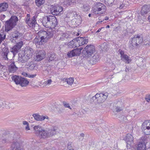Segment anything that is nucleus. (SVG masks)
I'll return each mask as SVG.
<instances>
[{
  "mask_svg": "<svg viewBox=\"0 0 150 150\" xmlns=\"http://www.w3.org/2000/svg\"><path fill=\"white\" fill-rule=\"evenodd\" d=\"M105 5L100 2H97L95 4L93 11L95 14L103 13L106 11Z\"/></svg>",
  "mask_w": 150,
  "mask_h": 150,
  "instance_id": "7",
  "label": "nucleus"
},
{
  "mask_svg": "<svg viewBox=\"0 0 150 150\" xmlns=\"http://www.w3.org/2000/svg\"><path fill=\"white\" fill-rule=\"evenodd\" d=\"M28 124V122L26 121H23V124L25 125H27Z\"/></svg>",
  "mask_w": 150,
  "mask_h": 150,
  "instance_id": "60",
  "label": "nucleus"
},
{
  "mask_svg": "<svg viewBox=\"0 0 150 150\" xmlns=\"http://www.w3.org/2000/svg\"><path fill=\"white\" fill-rule=\"evenodd\" d=\"M124 5L123 4H122L119 7V8L121 9L123 8V7L124 6Z\"/></svg>",
  "mask_w": 150,
  "mask_h": 150,
  "instance_id": "62",
  "label": "nucleus"
},
{
  "mask_svg": "<svg viewBox=\"0 0 150 150\" xmlns=\"http://www.w3.org/2000/svg\"><path fill=\"white\" fill-rule=\"evenodd\" d=\"M98 98L97 100V102L98 103H101L105 101L107 98L108 94L107 93H98Z\"/></svg>",
  "mask_w": 150,
  "mask_h": 150,
  "instance_id": "15",
  "label": "nucleus"
},
{
  "mask_svg": "<svg viewBox=\"0 0 150 150\" xmlns=\"http://www.w3.org/2000/svg\"><path fill=\"white\" fill-rule=\"evenodd\" d=\"M7 103H8V102H6L4 100H0V108L4 107L6 106L7 105Z\"/></svg>",
  "mask_w": 150,
  "mask_h": 150,
  "instance_id": "42",
  "label": "nucleus"
},
{
  "mask_svg": "<svg viewBox=\"0 0 150 150\" xmlns=\"http://www.w3.org/2000/svg\"><path fill=\"white\" fill-rule=\"evenodd\" d=\"M64 107L66 108H68L70 109H71V108L69 105V104L68 103H64Z\"/></svg>",
  "mask_w": 150,
  "mask_h": 150,
  "instance_id": "53",
  "label": "nucleus"
},
{
  "mask_svg": "<svg viewBox=\"0 0 150 150\" xmlns=\"http://www.w3.org/2000/svg\"><path fill=\"white\" fill-rule=\"evenodd\" d=\"M67 149L69 150H71L72 149V148L71 146V144L68 143L67 146Z\"/></svg>",
  "mask_w": 150,
  "mask_h": 150,
  "instance_id": "55",
  "label": "nucleus"
},
{
  "mask_svg": "<svg viewBox=\"0 0 150 150\" xmlns=\"http://www.w3.org/2000/svg\"><path fill=\"white\" fill-rule=\"evenodd\" d=\"M21 81H20L19 84L22 86H25L28 85L29 81L24 78H22L21 79Z\"/></svg>",
  "mask_w": 150,
  "mask_h": 150,
  "instance_id": "32",
  "label": "nucleus"
},
{
  "mask_svg": "<svg viewBox=\"0 0 150 150\" xmlns=\"http://www.w3.org/2000/svg\"><path fill=\"white\" fill-rule=\"evenodd\" d=\"M127 149H136L137 150H150V141H139L135 144L134 141H127Z\"/></svg>",
  "mask_w": 150,
  "mask_h": 150,
  "instance_id": "1",
  "label": "nucleus"
},
{
  "mask_svg": "<svg viewBox=\"0 0 150 150\" xmlns=\"http://www.w3.org/2000/svg\"><path fill=\"white\" fill-rule=\"evenodd\" d=\"M144 44L146 45H150V42L148 41V42L146 43H144Z\"/></svg>",
  "mask_w": 150,
  "mask_h": 150,
  "instance_id": "64",
  "label": "nucleus"
},
{
  "mask_svg": "<svg viewBox=\"0 0 150 150\" xmlns=\"http://www.w3.org/2000/svg\"><path fill=\"white\" fill-rule=\"evenodd\" d=\"M103 28L102 27L100 28H99L98 29V30L96 32V33H99V32H100V30H101V29Z\"/></svg>",
  "mask_w": 150,
  "mask_h": 150,
  "instance_id": "63",
  "label": "nucleus"
},
{
  "mask_svg": "<svg viewBox=\"0 0 150 150\" xmlns=\"http://www.w3.org/2000/svg\"><path fill=\"white\" fill-rule=\"evenodd\" d=\"M54 32L52 29H50L47 31L40 30L38 33V35L41 38V40L43 42H47L53 37Z\"/></svg>",
  "mask_w": 150,
  "mask_h": 150,
  "instance_id": "4",
  "label": "nucleus"
},
{
  "mask_svg": "<svg viewBox=\"0 0 150 150\" xmlns=\"http://www.w3.org/2000/svg\"><path fill=\"white\" fill-rule=\"evenodd\" d=\"M82 48H76L71 51L69 52L67 54L68 57H71L76 56H79L81 54V50Z\"/></svg>",
  "mask_w": 150,
  "mask_h": 150,
  "instance_id": "12",
  "label": "nucleus"
},
{
  "mask_svg": "<svg viewBox=\"0 0 150 150\" xmlns=\"http://www.w3.org/2000/svg\"><path fill=\"white\" fill-rule=\"evenodd\" d=\"M18 21V18L16 16H12L9 20L5 22V31L7 32L11 30L16 25Z\"/></svg>",
  "mask_w": 150,
  "mask_h": 150,
  "instance_id": "3",
  "label": "nucleus"
},
{
  "mask_svg": "<svg viewBox=\"0 0 150 150\" xmlns=\"http://www.w3.org/2000/svg\"><path fill=\"white\" fill-rule=\"evenodd\" d=\"M26 126L25 127V130H28L30 129V128L29 125V124L27 125H26Z\"/></svg>",
  "mask_w": 150,
  "mask_h": 150,
  "instance_id": "59",
  "label": "nucleus"
},
{
  "mask_svg": "<svg viewBox=\"0 0 150 150\" xmlns=\"http://www.w3.org/2000/svg\"><path fill=\"white\" fill-rule=\"evenodd\" d=\"M4 136L3 137V138L1 139L3 141L11 140L17 141L19 139L20 137V135L17 134H16L13 135H4Z\"/></svg>",
  "mask_w": 150,
  "mask_h": 150,
  "instance_id": "11",
  "label": "nucleus"
},
{
  "mask_svg": "<svg viewBox=\"0 0 150 150\" xmlns=\"http://www.w3.org/2000/svg\"><path fill=\"white\" fill-rule=\"evenodd\" d=\"M48 134V131L45 130L43 129L38 136L41 138L45 139L49 138Z\"/></svg>",
  "mask_w": 150,
  "mask_h": 150,
  "instance_id": "24",
  "label": "nucleus"
},
{
  "mask_svg": "<svg viewBox=\"0 0 150 150\" xmlns=\"http://www.w3.org/2000/svg\"><path fill=\"white\" fill-rule=\"evenodd\" d=\"M76 41H77V40H76V39H74L72 40L70 42H69L68 44L69 47L70 48H73L76 47V45L77 43H76Z\"/></svg>",
  "mask_w": 150,
  "mask_h": 150,
  "instance_id": "34",
  "label": "nucleus"
},
{
  "mask_svg": "<svg viewBox=\"0 0 150 150\" xmlns=\"http://www.w3.org/2000/svg\"><path fill=\"white\" fill-rule=\"evenodd\" d=\"M121 59L126 63L129 64L131 62V59H129L128 56L126 54L123 55L121 58Z\"/></svg>",
  "mask_w": 150,
  "mask_h": 150,
  "instance_id": "33",
  "label": "nucleus"
},
{
  "mask_svg": "<svg viewBox=\"0 0 150 150\" xmlns=\"http://www.w3.org/2000/svg\"><path fill=\"white\" fill-rule=\"evenodd\" d=\"M72 13L74 15V18L76 19L77 18L80 17V15L77 14L76 13V12H73Z\"/></svg>",
  "mask_w": 150,
  "mask_h": 150,
  "instance_id": "47",
  "label": "nucleus"
},
{
  "mask_svg": "<svg viewBox=\"0 0 150 150\" xmlns=\"http://www.w3.org/2000/svg\"><path fill=\"white\" fill-rule=\"evenodd\" d=\"M120 139L125 141H133L134 139L132 135L130 134H127L126 136L121 137Z\"/></svg>",
  "mask_w": 150,
  "mask_h": 150,
  "instance_id": "28",
  "label": "nucleus"
},
{
  "mask_svg": "<svg viewBox=\"0 0 150 150\" xmlns=\"http://www.w3.org/2000/svg\"><path fill=\"white\" fill-rule=\"evenodd\" d=\"M146 100L148 102H150V97L146 98Z\"/></svg>",
  "mask_w": 150,
  "mask_h": 150,
  "instance_id": "61",
  "label": "nucleus"
},
{
  "mask_svg": "<svg viewBox=\"0 0 150 150\" xmlns=\"http://www.w3.org/2000/svg\"><path fill=\"white\" fill-rule=\"evenodd\" d=\"M63 81L67 82L68 84L71 85L73 83L74 81L73 78H69L64 79Z\"/></svg>",
  "mask_w": 150,
  "mask_h": 150,
  "instance_id": "35",
  "label": "nucleus"
},
{
  "mask_svg": "<svg viewBox=\"0 0 150 150\" xmlns=\"http://www.w3.org/2000/svg\"><path fill=\"white\" fill-rule=\"evenodd\" d=\"M65 4H66L67 5H70V3L69 2V1L68 0H65L64 2Z\"/></svg>",
  "mask_w": 150,
  "mask_h": 150,
  "instance_id": "56",
  "label": "nucleus"
},
{
  "mask_svg": "<svg viewBox=\"0 0 150 150\" xmlns=\"http://www.w3.org/2000/svg\"><path fill=\"white\" fill-rule=\"evenodd\" d=\"M33 50L29 48V49H27L25 50L24 53L30 59L33 55Z\"/></svg>",
  "mask_w": 150,
  "mask_h": 150,
  "instance_id": "30",
  "label": "nucleus"
},
{
  "mask_svg": "<svg viewBox=\"0 0 150 150\" xmlns=\"http://www.w3.org/2000/svg\"><path fill=\"white\" fill-rule=\"evenodd\" d=\"M119 53L121 55V58L122 57V56H123V55H125V54H124V52L123 51L121 50L120 51L119 50Z\"/></svg>",
  "mask_w": 150,
  "mask_h": 150,
  "instance_id": "54",
  "label": "nucleus"
},
{
  "mask_svg": "<svg viewBox=\"0 0 150 150\" xmlns=\"http://www.w3.org/2000/svg\"><path fill=\"white\" fill-rule=\"evenodd\" d=\"M116 111L118 112L122 110V109L120 107H117L115 108Z\"/></svg>",
  "mask_w": 150,
  "mask_h": 150,
  "instance_id": "52",
  "label": "nucleus"
},
{
  "mask_svg": "<svg viewBox=\"0 0 150 150\" xmlns=\"http://www.w3.org/2000/svg\"><path fill=\"white\" fill-rule=\"evenodd\" d=\"M49 57V59L51 61H52L54 60H57V59H56L55 55L54 53H51Z\"/></svg>",
  "mask_w": 150,
  "mask_h": 150,
  "instance_id": "43",
  "label": "nucleus"
},
{
  "mask_svg": "<svg viewBox=\"0 0 150 150\" xmlns=\"http://www.w3.org/2000/svg\"><path fill=\"white\" fill-rule=\"evenodd\" d=\"M43 129L42 127L39 125L35 126L33 127L35 133L37 136H38Z\"/></svg>",
  "mask_w": 150,
  "mask_h": 150,
  "instance_id": "26",
  "label": "nucleus"
},
{
  "mask_svg": "<svg viewBox=\"0 0 150 150\" xmlns=\"http://www.w3.org/2000/svg\"><path fill=\"white\" fill-rule=\"evenodd\" d=\"M23 45V42L21 41L17 43L12 48V50L11 51V52L13 53V56H14L18 53L19 50L21 49Z\"/></svg>",
  "mask_w": 150,
  "mask_h": 150,
  "instance_id": "14",
  "label": "nucleus"
},
{
  "mask_svg": "<svg viewBox=\"0 0 150 150\" xmlns=\"http://www.w3.org/2000/svg\"><path fill=\"white\" fill-rule=\"evenodd\" d=\"M48 132L49 138L58 133L59 129L58 127L54 126L51 129H49Z\"/></svg>",
  "mask_w": 150,
  "mask_h": 150,
  "instance_id": "16",
  "label": "nucleus"
},
{
  "mask_svg": "<svg viewBox=\"0 0 150 150\" xmlns=\"http://www.w3.org/2000/svg\"><path fill=\"white\" fill-rule=\"evenodd\" d=\"M35 42L36 44L40 45H42L43 44H44L46 42H43V41L41 40V38H40L39 37L38 39L37 38L36 39V38H35Z\"/></svg>",
  "mask_w": 150,
  "mask_h": 150,
  "instance_id": "36",
  "label": "nucleus"
},
{
  "mask_svg": "<svg viewBox=\"0 0 150 150\" xmlns=\"http://www.w3.org/2000/svg\"><path fill=\"white\" fill-rule=\"evenodd\" d=\"M23 34L19 31L16 30L12 33V37L13 40H18L22 38Z\"/></svg>",
  "mask_w": 150,
  "mask_h": 150,
  "instance_id": "19",
  "label": "nucleus"
},
{
  "mask_svg": "<svg viewBox=\"0 0 150 150\" xmlns=\"http://www.w3.org/2000/svg\"><path fill=\"white\" fill-rule=\"evenodd\" d=\"M52 82V81L51 79H48L47 80V81H45V84H46V85H47V84L49 85L51 84Z\"/></svg>",
  "mask_w": 150,
  "mask_h": 150,
  "instance_id": "49",
  "label": "nucleus"
},
{
  "mask_svg": "<svg viewBox=\"0 0 150 150\" xmlns=\"http://www.w3.org/2000/svg\"><path fill=\"white\" fill-rule=\"evenodd\" d=\"M46 54L45 51L43 50L39 51L37 53L35 59L37 61H41L45 57Z\"/></svg>",
  "mask_w": 150,
  "mask_h": 150,
  "instance_id": "13",
  "label": "nucleus"
},
{
  "mask_svg": "<svg viewBox=\"0 0 150 150\" xmlns=\"http://www.w3.org/2000/svg\"><path fill=\"white\" fill-rule=\"evenodd\" d=\"M12 150H23L18 141H16L11 145Z\"/></svg>",
  "mask_w": 150,
  "mask_h": 150,
  "instance_id": "21",
  "label": "nucleus"
},
{
  "mask_svg": "<svg viewBox=\"0 0 150 150\" xmlns=\"http://www.w3.org/2000/svg\"><path fill=\"white\" fill-rule=\"evenodd\" d=\"M143 42V38L141 35H135L132 38L131 42H129V47L131 50H133L136 47L139 46Z\"/></svg>",
  "mask_w": 150,
  "mask_h": 150,
  "instance_id": "5",
  "label": "nucleus"
},
{
  "mask_svg": "<svg viewBox=\"0 0 150 150\" xmlns=\"http://www.w3.org/2000/svg\"><path fill=\"white\" fill-rule=\"evenodd\" d=\"M28 74L25 72H23L22 73V75L26 77H28Z\"/></svg>",
  "mask_w": 150,
  "mask_h": 150,
  "instance_id": "58",
  "label": "nucleus"
},
{
  "mask_svg": "<svg viewBox=\"0 0 150 150\" xmlns=\"http://www.w3.org/2000/svg\"><path fill=\"white\" fill-rule=\"evenodd\" d=\"M149 8L148 7L147 5L143 6L142 8L141 11V14L142 15L147 14L149 11Z\"/></svg>",
  "mask_w": 150,
  "mask_h": 150,
  "instance_id": "31",
  "label": "nucleus"
},
{
  "mask_svg": "<svg viewBox=\"0 0 150 150\" xmlns=\"http://www.w3.org/2000/svg\"><path fill=\"white\" fill-rule=\"evenodd\" d=\"M42 23L43 25L46 28H54L56 26L57 23V18L55 16H53L44 17L42 18Z\"/></svg>",
  "mask_w": 150,
  "mask_h": 150,
  "instance_id": "2",
  "label": "nucleus"
},
{
  "mask_svg": "<svg viewBox=\"0 0 150 150\" xmlns=\"http://www.w3.org/2000/svg\"><path fill=\"white\" fill-rule=\"evenodd\" d=\"M102 48L103 50H106L108 48V45L106 42H105L101 45Z\"/></svg>",
  "mask_w": 150,
  "mask_h": 150,
  "instance_id": "44",
  "label": "nucleus"
},
{
  "mask_svg": "<svg viewBox=\"0 0 150 150\" xmlns=\"http://www.w3.org/2000/svg\"><path fill=\"white\" fill-rule=\"evenodd\" d=\"M90 7L87 5H85L83 6V10L84 11H87L90 9Z\"/></svg>",
  "mask_w": 150,
  "mask_h": 150,
  "instance_id": "45",
  "label": "nucleus"
},
{
  "mask_svg": "<svg viewBox=\"0 0 150 150\" xmlns=\"http://www.w3.org/2000/svg\"><path fill=\"white\" fill-rule=\"evenodd\" d=\"M9 53V51L8 48L6 47H4L2 50L1 56L5 60L8 59L7 56Z\"/></svg>",
  "mask_w": 150,
  "mask_h": 150,
  "instance_id": "23",
  "label": "nucleus"
},
{
  "mask_svg": "<svg viewBox=\"0 0 150 150\" xmlns=\"http://www.w3.org/2000/svg\"><path fill=\"white\" fill-rule=\"evenodd\" d=\"M62 7L59 5H52L50 8V11L52 14L54 15H59L62 13Z\"/></svg>",
  "mask_w": 150,
  "mask_h": 150,
  "instance_id": "8",
  "label": "nucleus"
},
{
  "mask_svg": "<svg viewBox=\"0 0 150 150\" xmlns=\"http://www.w3.org/2000/svg\"><path fill=\"white\" fill-rule=\"evenodd\" d=\"M11 79L16 84H19L20 81H21V76L14 75L11 76Z\"/></svg>",
  "mask_w": 150,
  "mask_h": 150,
  "instance_id": "29",
  "label": "nucleus"
},
{
  "mask_svg": "<svg viewBox=\"0 0 150 150\" xmlns=\"http://www.w3.org/2000/svg\"><path fill=\"white\" fill-rule=\"evenodd\" d=\"M32 116L35 120L37 121H42L45 119H48L49 118L47 116L40 115L37 113L33 114Z\"/></svg>",
  "mask_w": 150,
  "mask_h": 150,
  "instance_id": "20",
  "label": "nucleus"
},
{
  "mask_svg": "<svg viewBox=\"0 0 150 150\" xmlns=\"http://www.w3.org/2000/svg\"><path fill=\"white\" fill-rule=\"evenodd\" d=\"M17 63V62H13L8 66V70L10 73H14L17 70L18 67L16 66Z\"/></svg>",
  "mask_w": 150,
  "mask_h": 150,
  "instance_id": "17",
  "label": "nucleus"
},
{
  "mask_svg": "<svg viewBox=\"0 0 150 150\" xmlns=\"http://www.w3.org/2000/svg\"><path fill=\"white\" fill-rule=\"evenodd\" d=\"M36 18V16H34L30 18V14H28L25 18V22L30 27L33 28L37 24Z\"/></svg>",
  "mask_w": 150,
  "mask_h": 150,
  "instance_id": "9",
  "label": "nucleus"
},
{
  "mask_svg": "<svg viewBox=\"0 0 150 150\" xmlns=\"http://www.w3.org/2000/svg\"><path fill=\"white\" fill-rule=\"evenodd\" d=\"M8 103H7V105L5 106L6 107H7V108H8L9 109H13L14 108L15 105V104L13 103H9L8 102Z\"/></svg>",
  "mask_w": 150,
  "mask_h": 150,
  "instance_id": "39",
  "label": "nucleus"
},
{
  "mask_svg": "<svg viewBox=\"0 0 150 150\" xmlns=\"http://www.w3.org/2000/svg\"><path fill=\"white\" fill-rule=\"evenodd\" d=\"M95 47L93 45H87L85 48L82 52L84 57L88 58L93 55L95 52Z\"/></svg>",
  "mask_w": 150,
  "mask_h": 150,
  "instance_id": "6",
  "label": "nucleus"
},
{
  "mask_svg": "<svg viewBox=\"0 0 150 150\" xmlns=\"http://www.w3.org/2000/svg\"><path fill=\"white\" fill-rule=\"evenodd\" d=\"M98 60V56L95 55H94L90 59V61L92 62L93 64L95 63Z\"/></svg>",
  "mask_w": 150,
  "mask_h": 150,
  "instance_id": "38",
  "label": "nucleus"
},
{
  "mask_svg": "<svg viewBox=\"0 0 150 150\" xmlns=\"http://www.w3.org/2000/svg\"><path fill=\"white\" fill-rule=\"evenodd\" d=\"M45 2L44 0H35V3L38 7H40Z\"/></svg>",
  "mask_w": 150,
  "mask_h": 150,
  "instance_id": "37",
  "label": "nucleus"
},
{
  "mask_svg": "<svg viewBox=\"0 0 150 150\" xmlns=\"http://www.w3.org/2000/svg\"><path fill=\"white\" fill-rule=\"evenodd\" d=\"M98 93H97L95 96H93L92 99L94 100H95V102H97V100L98 99Z\"/></svg>",
  "mask_w": 150,
  "mask_h": 150,
  "instance_id": "46",
  "label": "nucleus"
},
{
  "mask_svg": "<svg viewBox=\"0 0 150 150\" xmlns=\"http://www.w3.org/2000/svg\"><path fill=\"white\" fill-rule=\"evenodd\" d=\"M121 117L122 118L123 120L125 122H127V117L125 116H123Z\"/></svg>",
  "mask_w": 150,
  "mask_h": 150,
  "instance_id": "57",
  "label": "nucleus"
},
{
  "mask_svg": "<svg viewBox=\"0 0 150 150\" xmlns=\"http://www.w3.org/2000/svg\"><path fill=\"white\" fill-rule=\"evenodd\" d=\"M8 4L6 2H3L0 4V12L6 11L8 8Z\"/></svg>",
  "mask_w": 150,
  "mask_h": 150,
  "instance_id": "27",
  "label": "nucleus"
},
{
  "mask_svg": "<svg viewBox=\"0 0 150 150\" xmlns=\"http://www.w3.org/2000/svg\"><path fill=\"white\" fill-rule=\"evenodd\" d=\"M29 59V57L25 54L19 55L18 60L22 63H24Z\"/></svg>",
  "mask_w": 150,
  "mask_h": 150,
  "instance_id": "22",
  "label": "nucleus"
},
{
  "mask_svg": "<svg viewBox=\"0 0 150 150\" xmlns=\"http://www.w3.org/2000/svg\"><path fill=\"white\" fill-rule=\"evenodd\" d=\"M141 139V141H146L148 140L147 139V137L146 135H144V136L142 137Z\"/></svg>",
  "mask_w": 150,
  "mask_h": 150,
  "instance_id": "48",
  "label": "nucleus"
},
{
  "mask_svg": "<svg viewBox=\"0 0 150 150\" xmlns=\"http://www.w3.org/2000/svg\"><path fill=\"white\" fill-rule=\"evenodd\" d=\"M142 129L144 130L146 135L150 134V121L146 120L144 122L142 125Z\"/></svg>",
  "mask_w": 150,
  "mask_h": 150,
  "instance_id": "10",
  "label": "nucleus"
},
{
  "mask_svg": "<svg viewBox=\"0 0 150 150\" xmlns=\"http://www.w3.org/2000/svg\"><path fill=\"white\" fill-rule=\"evenodd\" d=\"M69 35L65 33H63L61 35V36L60 37L59 40H64L65 38H69Z\"/></svg>",
  "mask_w": 150,
  "mask_h": 150,
  "instance_id": "41",
  "label": "nucleus"
},
{
  "mask_svg": "<svg viewBox=\"0 0 150 150\" xmlns=\"http://www.w3.org/2000/svg\"><path fill=\"white\" fill-rule=\"evenodd\" d=\"M36 75V74H28V76L27 77H28L30 78H33L35 77Z\"/></svg>",
  "mask_w": 150,
  "mask_h": 150,
  "instance_id": "51",
  "label": "nucleus"
},
{
  "mask_svg": "<svg viewBox=\"0 0 150 150\" xmlns=\"http://www.w3.org/2000/svg\"><path fill=\"white\" fill-rule=\"evenodd\" d=\"M76 43L79 44V46H81L84 44H86L88 42V39L85 37H78L76 38Z\"/></svg>",
  "mask_w": 150,
  "mask_h": 150,
  "instance_id": "18",
  "label": "nucleus"
},
{
  "mask_svg": "<svg viewBox=\"0 0 150 150\" xmlns=\"http://www.w3.org/2000/svg\"><path fill=\"white\" fill-rule=\"evenodd\" d=\"M26 65L28 66L27 68L29 69L32 70L37 69V67L36 64H34L33 62H31L27 63L26 64Z\"/></svg>",
  "mask_w": 150,
  "mask_h": 150,
  "instance_id": "25",
  "label": "nucleus"
},
{
  "mask_svg": "<svg viewBox=\"0 0 150 150\" xmlns=\"http://www.w3.org/2000/svg\"><path fill=\"white\" fill-rule=\"evenodd\" d=\"M114 0H108L107 3L109 5H110L114 3Z\"/></svg>",
  "mask_w": 150,
  "mask_h": 150,
  "instance_id": "50",
  "label": "nucleus"
},
{
  "mask_svg": "<svg viewBox=\"0 0 150 150\" xmlns=\"http://www.w3.org/2000/svg\"><path fill=\"white\" fill-rule=\"evenodd\" d=\"M6 35L4 32L0 33V44L6 38Z\"/></svg>",
  "mask_w": 150,
  "mask_h": 150,
  "instance_id": "40",
  "label": "nucleus"
}]
</instances>
